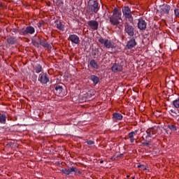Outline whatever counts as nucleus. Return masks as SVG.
<instances>
[{
  "label": "nucleus",
  "instance_id": "19",
  "mask_svg": "<svg viewBox=\"0 0 179 179\" xmlns=\"http://www.w3.org/2000/svg\"><path fill=\"white\" fill-rule=\"evenodd\" d=\"M0 124H6V113L0 111Z\"/></svg>",
  "mask_w": 179,
  "mask_h": 179
},
{
  "label": "nucleus",
  "instance_id": "33",
  "mask_svg": "<svg viewBox=\"0 0 179 179\" xmlns=\"http://www.w3.org/2000/svg\"><path fill=\"white\" fill-rule=\"evenodd\" d=\"M129 137L131 138H134V134L132 133H129Z\"/></svg>",
  "mask_w": 179,
  "mask_h": 179
},
{
  "label": "nucleus",
  "instance_id": "46",
  "mask_svg": "<svg viewBox=\"0 0 179 179\" xmlns=\"http://www.w3.org/2000/svg\"><path fill=\"white\" fill-rule=\"evenodd\" d=\"M61 3H62V1H61Z\"/></svg>",
  "mask_w": 179,
  "mask_h": 179
},
{
  "label": "nucleus",
  "instance_id": "34",
  "mask_svg": "<svg viewBox=\"0 0 179 179\" xmlns=\"http://www.w3.org/2000/svg\"><path fill=\"white\" fill-rule=\"evenodd\" d=\"M130 142H131V143H134V142H135V138H130Z\"/></svg>",
  "mask_w": 179,
  "mask_h": 179
},
{
  "label": "nucleus",
  "instance_id": "26",
  "mask_svg": "<svg viewBox=\"0 0 179 179\" xmlns=\"http://www.w3.org/2000/svg\"><path fill=\"white\" fill-rule=\"evenodd\" d=\"M168 128H169L171 131H177V127H176V125H174V124H168Z\"/></svg>",
  "mask_w": 179,
  "mask_h": 179
},
{
  "label": "nucleus",
  "instance_id": "11",
  "mask_svg": "<svg viewBox=\"0 0 179 179\" xmlns=\"http://www.w3.org/2000/svg\"><path fill=\"white\" fill-rule=\"evenodd\" d=\"M159 9L162 15H169L170 13V9H171V7L168 4H163L159 6Z\"/></svg>",
  "mask_w": 179,
  "mask_h": 179
},
{
  "label": "nucleus",
  "instance_id": "44",
  "mask_svg": "<svg viewBox=\"0 0 179 179\" xmlns=\"http://www.w3.org/2000/svg\"><path fill=\"white\" fill-rule=\"evenodd\" d=\"M111 160H115V158H114V159H113V158H111Z\"/></svg>",
  "mask_w": 179,
  "mask_h": 179
},
{
  "label": "nucleus",
  "instance_id": "21",
  "mask_svg": "<svg viewBox=\"0 0 179 179\" xmlns=\"http://www.w3.org/2000/svg\"><path fill=\"white\" fill-rule=\"evenodd\" d=\"M90 80L93 82L94 85H97L100 82V78L95 75H92L90 76Z\"/></svg>",
  "mask_w": 179,
  "mask_h": 179
},
{
  "label": "nucleus",
  "instance_id": "16",
  "mask_svg": "<svg viewBox=\"0 0 179 179\" xmlns=\"http://www.w3.org/2000/svg\"><path fill=\"white\" fill-rule=\"evenodd\" d=\"M146 139H148V138H153V135H156V130L155 129V128H150L146 130Z\"/></svg>",
  "mask_w": 179,
  "mask_h": 179
},
{
  "label": "nucleus",
  "instance_id": "42",
  "mask_svg": "<svg viewBox=\"0 0 179 179\" xmlns=\"http://www.w3.org/2000/svg\"><path fill=\"white\" fill-rule=\"evenodd\" d=\"M2 6H3V5H2V3H0V6L2 7Z\"/></svg>",
  "mask_w": 179,
  "mask_h": 179
},
{
  "label": "nucleus",
  "instance_id": "40",
  "mask_svg": "<svg viewBox=\"0 0 179 179\" xmlns=\"http://www.w3.org/2000/svg\"><path fill=\"white\" fill-rule=\"evenodd\" d=\"M122 156H124V154H120L117 157H122Z\"/></svg>",
  "mask_w": 179,
  "mask_h": 179
},
{
  "label": "nucleus",
  "instance_id": "15",
  "mask_svg": "<svg viewBox=\"0 0 179 179\" xmlns=\"http://www.w3.org/2000/svg\"><path fill=\"white\" fill-rule=\"evenodd\" d=\"M62 90H64L62 86L57 85L55 86L54 93L56 94V96L62 97V96H64V94H62Z\"/></svg>",
  "mask_w": 179,
  "mask_h": 179
},
{
  "label": "nucleus",
  "instance_id": "18",
  "mask_svg": "<svg viewBox=\"0 0 179 179\" xmlns=\"http://www.w3.org/2000/svg\"><path fill=\"white\" fill-rule=\"evenodd\" d=\"M55 23V27L58 30H61V31H64V30H65V26L62 24V22L56 20Z\"/></svg>",
  "mask_w": 179,
  "mask_h": 179
},
{
  "label": "nucleus",
  "instance_id": "8",
  "mask_svg": "<svg viewBox=\"0 0 179 179\" xmlns=\"http://www.w3.org/2000/svg\"><path fill=\"white\" fill-rule=\"evenodd\" d=\"M38 80L41 85H47L50 82V77L46 73H41L39 74Z\"/></svg>",
  "mask_w": 179,
  "mask_h": 179
},
{
  "label": "nucleus",
  "instance_id": "31",
  "mask_svg": "<svg viewBox=\"0 0 179 179\" xmlns=\"http://www.w3.org/2000/svg\"><path fill=\"white\" fill-rule=\"evenodd\" d=\"M139 130H134L133 131H131V133L133 134L134 136H135V135H136V134H138Z\"/></svg>",
  "mask_w": 179,
  "mask_h": 179
},
{
  "label": "nucleus",
  "instance_id": "29",
  "mask_svg": "<svg viewBox=\"0 0 179 179\" xmlns=\"http://www.w3.org/2000/svg\"><path fill=\"white\" fill-rule=\"evenodd\" d=\"M174 15H175V16H176V17L179 18V9L178 8H176L174 10Z\"/></svg>",
  "mask_w": 179,
  "mask_h": 179
},
{
  "label": "nucleus",
  "instance_id": "6",
  "mask_svg": "<svg viewBox=\"0 0 179 179\" xmlns=\"http://www.w3.org/2000/svg\"><path fill=\"white\" fill-rule=\"evenodd\" d=\"M98 41L101 44H103V45H104V47H106V48H115V44L114 43V42H112L111 40L104 39L102 37H101L98 40Z\"/></svg>",
  "mask_w": 179,
  "mask_h": 179
},
{
  "label": "nucleus",
  "instance_id": "28",
  "mask_svg": "<svg viewBox=\"0 0 179 179\" xmlns=\"http://www.w3.org/2000/svg\"><path fill=\"white\" fill-rule=\"evenodd\" d=\"M143 146L149 147L150 146V141L144 140V142L141 143Z\"/></svg>",
  "mask_w": 179,
  "mask_h": 179
},
{
  "label": "nucleus",
  "instance_id": "2",
  "mask_svg": "<svg viewBox=\"0 0 179 179\" xmlns=\"http://www.w3.org/2000/svg\"><path fill=\"white\" fill-rule=\"evenodd\" d=\"M99 10H100V6H99L97 0H89L87 12L88 13H90V12H92V13H97Z\"/></svg>",
  "mask_w": 179,
  "mask_h": 179
},
{
  "label": "nucleus",
  "instance_id": "20",
  "mask_svg": "<svg viewBox=\"0 0 179 179\" xmlns=\"http://www.w3.org/2000/svg\"><path fill=\"white\" fill-rule=\"evenodd\" d=\"M90 65L91 68H93L94 69H99L100 68V66L97 64V62H96L94 59H91L90 62Z\"/></svg>",
  "mask_w": 179,
  "mask_h": 179
},
{
  "label": "nucleus",
  "instance_id": "47",
  "mask_svg": "<svg viewBox=\"0 0 179 179\" xmlns=\"http://www.w3.org/2000/svg\"><path fill=\"white\" fill-rule=\"evenodd\" d=\"M57 1H60V0H57Z\"/></svg>",
  "mask_w": 179,
  "mask_h": 179
},
{
  "label": "nucleus",
  "instance_id": "4",
  "mask_svg": "<svg viewBox=\"0 0 179 179\" xmlns=\"http://www.w3.org/2000/svg\"><path fill=\"white\" fill-rule=\"evenodd\" d=\"M124 33H126L129 37H134V36H135V27H134V22L129 23L127 22L124 23Z\"/></svg>",
  "mask_w": 179,
  "mask_h": 179
},
{
  "label": "nucleus",
  "instance_id": "37",
  "mask_svg": "<svg viewBox=\"0 0 179 179\" xmlns=\"http://www.w3.org/2000/svg\"><path fill=\"white\" fill-rule=\"evenodd\" d=\"M20 29H13L14 33H19L17 31Z\"/></svg>",
  "mask_w": 179,
  "mask_h": 179
},
{
  "label": "nucleus",
  "instance_id": "17",
  "mask_svg": "<svg viewBox=\"0 0 179 179\" xmlns=\"http://www.w3.org/2000/svg\"><path fill=\"white\" fill-rule=\"evenodd\" d=\"M40 45H42L44 48H47L48 50H51L52 47L51 46V44L47 43V40L43 39L39 41Z\"/></svg>",
  "mask_w": 179,
  "mask_h": 179
},
{
  "label": "nucleus",
  "instance_id": "41",
  "mask_svg": "<svg viewBox=\"0 0 179 179\" xmlns=\"http://www.w3.org/2000/svg\"><path fill=\"white\" fill-rule=\"evenodd\" d=\"M103 163H104V161H103V160L100 161L101 164H103Z\"/></svg>",
  "mask_w": 179,
  "mask_h": 179
},
{
  "label": "nucleus",
  "instance_id": "38",
  "mask_svg": "<svg viewBox=\"0 0 179 179\" xmlns=\"http://www.w3.org/2000/svg\"><path fill=\"white\" fill-rule=\"evenodd\" d=\"M33 78H34V79H37V75L34 74V75L33 76Z\"/></svg>",
  "mask_w": 179,
  "mask_h": 179
},
{
  "label": "nucleus",
  "instance_id": "27",
  "mask_svg": "<svg viewBox=\"0 0 179 179\" xmlns=\"http://www.w3.org/2000/svg\"><path fill=\"white\" fill-rule=\"evenodd\" d=\"M173 105L174 106L175 108H179V99L173 101Z\"/></svg>",
  "mask_w": 179,
  "mask_h": 179
},
{
  "label": "nucleus",
  "instance_id": "32",
  "mask_svg": "<svg viewBox=\"0 0 179 179\" xmlns=\"http://www.w3.org/2000/svg\"><path fill=\"white\" fill-rule=\"evenodd\" d=\"M170 113H171L172 114H175V115H177V112L174 111V110L173 109L170 110Z\"/></svg>",
  "mask_w": 179,
  "mask_h": 179
},
{
  "label": "nucleus",
  "instance_id": "12",
  "mask_svg": "<svg viewBox=\"0 0 179 179\" xmlns=\"http://www.w3.org/2000/svg\"><path fill=\"white\" fill-rule=\"evenodd\" d=\"M123 69L124 68L122 67V65L120 63H114L111 67V71L112 72H114V73L122 72Z\"/></svg>",
  "mask_w": 179,
  "mask_h": 179
},
{
  "label": "nucleus",
  "instance_id": "23",
  "mask_svg": "<svg viewBox=\"0 0 179 179\" xmlns=\"http://www.w3.org/2000/svg\"><path fill=\"white\" fill-rule=\"evenodd\" d=\"M113 118L115 120H117L118 121H121L122 118H124V117L122 116V115H121V113H113Z\"/></svg>",
  "mask_w": 179,
  "mask_h": 179
},
{
  "label": "nucleus",
  "instance_id": "43",
  "mask_svg": "<svg viewBox=\"0 0 179 179\" xmlns=\"http://www.w3.org/2000/svg\"><path fill=\"white\" fill-rule=\"evenodd\" d=\"M127 178H129V175H127Z\"/></svg>",
  "mask_w": 179,
  "mask_h": 179
},
{
  "label": "nucleus",
  "instance_id": "30",
  "mask_svg": "<svg viewBox=\"0 0 179 179\" xmlns=\"http://www.w3.org/2000/svg\"><path fill=\"white\" fill-rule=\"evenodd\" d=\"M85 143L90 145V146H92V145H93L94 143V141H92V140H89V141H87L85 142Z\"/></svg>",
  "mask_w": 179,
  "mask_h": 179
},
{
  "label": "nucleus",
  "instance_id": "1",
  "mask_svg": "<svg viewBox=\"0 0 179 179\" xmlns=\"http://www.w3.org/2000/svg\"><path fill=\"white\" fill-rule=\"evenodd\" d=\"M121 16H122L121 10L117 8H114L113 13L109 18L110 24H112V26H118L120 23V20H122Z\"/></svg>",
  "mask_w": 179,
  "mask_h": 179
},
{
  "label": "nucleus",
  "instance_id": "24",
  "mask_svg": "<svg viewBox=\"0 0 179 179\" xmlns=\"http://www.w3.org/2000/svg\"><path fill=\"white\" fill-rule=\"evenodd\" d=\"M34 71H35L36 73H40V72H41V71H43V66L40 64H37L35 66Z\"/></svg>",
  "mask_w": 179,
  "mask_h": 179
},
{
  "label": "nucleus",
  "instance_id": "5",
  "mask_svg": "<svg viewBox=\"0 0 179 179\" xmlns=\"http://www.w3.org/2000/svg\"><path fill=\"white\" fill-rule=\"evenodd\" d=\"M17 32L20 36H31L36 33V29L31 26H28L25 29H20Z\"/></svg>",
  "mask_w": 179,
  "mask_h": 179
},
{
  "label": "nucleus",
  "instance_id": "13",
  "mask_svg": "<svg viewBox=\"0 0 179 179\" xmlns=\"http://www.w3.org/2000/svg\"><path fill=\"white\" fill-rule=\"evenodd\" d=\"M137 44L138 43H136V41L135 40V38H131L127 42V44L126 45L127 49V50H132V48H135V47H136Z\"/></svg>",
  "mask_w": 179,
  "mask_h": 179
},
{
  "label": "nucleus",
  "instance_id": "14",
  "mask_svg": "<svg viewBox=\"0 0 179 179\" xmlns=\"http://www.w3.org/2000/svg\"><path fill=\"white\" fill-rule=\"evenodd\" d=\"M87 24L92 30H99V22L96 20H90L87 22Z\"/></svg>",
  "mask_w": 179,
  "mask_h": 179
},
{
  "label": "nucleus",
  "instance_id": "36",
  "mask_svg": "<svg viewBox=\"0 0 179 179\" xmlns=\"http://www.w3.org/2000/svg\"><path fill=\"white\" fill-rule=\"evenodd\" d=\"M41 26H43V24L39 22L38 24V27L40 29V27H41Z\"/></svg>",
  "mask_w": 179,
  "mask_h": 179
},
{
  "label": "nucleus",
  "instance_id": "45",
  "mask_svg": "<svg viewBox=\"0 0 179 179\" xmlns=\"http://www.w3.org/2000/svg\"><path fill=\"white\" fill-rule=\"evenodd\" d=\"M132 179H135V176H134V177L132 178Z\"/></svg>",
  "mask_w": 179,
  "mask_h": 179
},
{
  "label": "nucleus",
  "instance_id": "39",
  "mask_svg": "<svg viewBox=\"0 0 179 179\" xmlns=\"http://www.w3.org/2000/svg\"><path fill=\"white\" fill-rule=\"evenodd\" d=\"M141 169H142V170H146V166H145L143 165V166Z\"/></svg>",
  "mask_w": 179,
  "mask_h": 179
},
{
  "label": "nucleus",
  "instance_id": "25",
  "mask_svg": "<svg viewBox=\"0 0 179 179\" xmlns=\"http://www.w3.org/2000/svg\"><path fill=\"white\" fill-rule=\"evenodd\" d=\"M41 39H40V38H38V40H33L32 41V44L33 45H34V47H37V48H38V47H40V41Z\"/></svg>",
  "mask_w": 179,
  "mask_h": 179
},
{
  "label": "nucleus",
  "instance_id": "9",
  "mask_svg": "<svg viewBox=\"0 0 179 179\" xmlns=\"http://www.w3.org/2000/svg\"><path fill=\"white\" fill-rule=\"evenodd\" d=\"M69 40L72 44H76L77 45L80 44V38L75 34H70L69 36Z\"/></svg>",
  "mask_w": 179,
  "mask_h": 179
},
{
  "label": "nucleus",
  "instance_id": "7",
  "mask_svg": "<svg viewBox=\"0 0 179 179\" xmlns=\"http://www.w3.org/2000/svg\"><path fill=\"white\" fill-rule=\"evenodd\" d=\"M62 173L63 174H66V176H69V174H73L75 173V174H80V171L76 169V166H71L68 169H62Z\"/></svg>",
  "mask_w": 179,
  "mask_h": 179
},
{
  "label": "nucleus",
  "instance_id": "22",
  "mask_svg": "<svg viewBox=\"0 0 179 179\" xmlns=\"http://www.w3.org/2000/svg\"><path fill=\"white\" fill-rule=\"evenodd\" d=\"M7 43L8 44L13 45L16 44V43H17V41L16 40V38L10 36L7 38Z\"/></svg>",
  "mask_w": 179,
  "mask_h": 179
},
{
  "label": "nucleus",
  "instance_id": "3",
  "mask_svg": "<svg viewBox=\"0 0 179 179\" xmlns=\"http://www.w3.org/2000/svg\"><path fill=\"white\" fill-rule=\"evenodd\" d=\"M122 15L127 22L129 23H134V17L132 16L133 12L131 11L129 6H124L122 8Z\"/></svg>",
  "mask_w": 179,
  "mask_h": 179
},
{
  "label": "nucleus",
  "instance_id": "10",
  "mask_svg": "<svg viewBox=\"0 0 179 179\" xmlns=\"http://www.w3.org/2000/svg\"><path fill=\"white\" fill-rule=\"evenodd\" d=\"M148 26V22L143 20V18L140 17L138 19V25L137 27L139 30H146Z\"/></svg>",
  "mask_w": 179,
  "mask_h": 179
},
{
  "label": "nucleus",
  "instance_id": "35",
  "mask_svg": "<svg viewBox=\"0 0 179 179\" xmlns=\"http://www.w3.org/2000/svg\"><path fill=\"white\" fill-rule=\"evenodd\" d=\"M138 169H142L143 167V165L140 164L137 166Z\"/></svg>",
  "mask_w": 179,
  "mask_h": 179
}]
</instances>
